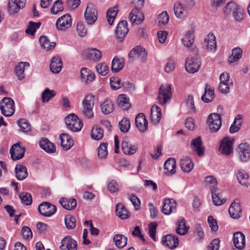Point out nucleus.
Listing matches in <instances>:
<instances>
[{"instance_id":"nucleus-1","label":"nucleus","mask_w":250,"mask_h":250,"mask_svg":"<svg viewBox=\"0 0 250 250\" xmlns=\"http://www.w3.org/2000/svg\"><path fill=\"white\" fill-rule=\"evenodd\" d=\"M65 122L68 129L73 132L80 131L83 126V122L73 113L70 114L65 117Z\"/></svg>"},{"instance_id":"nucleus-2","label":"nucleus","mask_w":250,"mask_h":250,"mask_svg":"<svg viewBox=\"0 0 250 250\" xmlns=\"http://www.w3.org/2000/svg\"><path fill=\"white\" fill-rule=\"evenodd\" d=\"M171 97V84L169 83L162 84L159 90L158 97L159 103L163 105L165 104L170 101Z\"/></svg>"},{"instance_id":"nucleus-3","label":"nucleus","mask_w":250,"mask_h":250,"mask_svg":"<svg viewBox=\"0 0 250 250\" xmlns=\"http://www.w3.org/2000/svg\"><path fill=\"white\" fill-rule=\"evenodd\" d=\"M14 102L10 98L5 97L0 102V109L1 113L5 116H12L14 112Z\"/></svg>"},{"instance_id":"nucleus-4","label":"nucleus","mask_w":250,"mask_h":250,"mask_svg":"<svg viewBox=\"0 0 250 250\" xmlns=\"http://www.w3.org/2000/svg\"><path fill=\"white\" fill-rule=\"evenodd\" d=\"M133 2L135 4L137 8L133 9L130 12L129 17L132 21L139 23L144 19V16L142 13L139 12V8L143 6L144 4L143 0H133Z\"/></svg>"},{"instance_id":"nucleus-5","label":"nucleus","mask_w":250,"mask_h":250,"mask_svg":"<svg viewBox=\"0 0 250 250\" xmlns=\"http://www.w3.org/2000/svg\"><path fill=\"white\" fill-rule=\"evenodd\" d=\"M207 123L211 132H217L222 125L221 116L215 113L210 114L208 117Z\"/></svg>"},{"instance_id":"nucleus-6","label":"nucleus","mask_w":250,"mask_h":250,"mask_svg":"<svg viewBox=\"0 0 250 250\" xmlns=\"http://www.w3.org/2000/svg\"><path fill=\"white\" fill-rule=\"evenodd\" d=\"M98 11L95 6L92 3H89L84 13V19L88 25L93 24L97 20Z\"/></svg>"},{"instance_id":"nucleus-7","label":"nucleus","mask_w":250,"mask_h":250,"mask_svg":"<svg viewBox=\"0 0 250 250\" xmlns=\"http://www.w3.org/2000/svg\"><path fill=\"white\" fill-rule=\"evenodd\" d=\"M147 57V53L145 48L142 46L134 47L128 54V57L131 61L137 59L142 62H145L146 60Z\"/></svg>"},{"instance_id":"nucleus-8","label":"nucleus","mask_w":250,"mask_h":250,"mask_svg":"<svg viewBox=\"0 0 250 250\" xmlns=\"http://www.w3.org/2000/svg\"><path fill=\"white\" fill-rule=\"evenodd\" d=\"M94 98L91 95H86L83 101V113L87 118H92L93 116L92 109L94 106Z\"/></svg>"},{"instance_id":"nucleus-9","label":"nucleus","mask_w":250,"mask_h":250,"mask_svg":"<svg viewBox=\"0 0 250 250\" xmlns=\"http://www.w3.org/2000/svg\"><path fill=\"white\" fill-rule=\"evenodd\" d=\"M236 152L240 161L247 162L250 159V147L247 143H241L238 146Z\"/></svg>"},{"instance_id":"nucleus-10","label":"nucleus","mask_w":250,"mask_h":250,"mask_svg":"<svg viewBox=\"0 0 250 250\" xmlns=\"http://www.w3.org/2000/svg\"><path fill=\"white\" fill-rule=\"evenodd\" d=\"M201 64L200 57L195 56L187 59L185 63V68L188 73H194L199 70Z\"/></svg>"},{"instance_id":"nucleus-11","label":"nucleus","mask_w":250,"mask_h":250,"mask_svg":"<svg viewBox=\"0 0 250 250\" xmlns=\"http://www.w3.org/2000/svg\"><path fill=\"white\" fill-rule=\"evenodd\" d=\"M58 30L65 31L70 28L72 25V19L69 14H65L59 18L56 23Z\"/></svg>"},{"instance_id":"nucleus-12","label":"nucleus","mask_w":250,"mask_h":250,"mask_svg":"<svg viewBox=\"0 0 250 250\" xmlns=\"http://www.w3.org/2000/svg\"><path fill=\"white\" fill-rule=\"evenodd\" d=\"M39 212L43 216L49 217L56 211V207L48 202H43L38 207Z\"/></svg>"},{"instance_id":"nucleus-13","label":"nucleus","mask_w":250,"mask_h":250,"mask_svg":"<svg viewBox=\"0 0 250 250\" xmlns=\"http://www.w3.org/2000/svg\"><path fill=\"white\" fill-rule=\"evenodd\" d=\"M26 0H11L7 5V11L10 15L17 13L20 9L24 7Z\"/></svg>"},{"instance_id":"nucleus-14","label":"nucleus","mask_w":250,"mask_h":250,"mask_svg":"<svg viewBox=\"0 0 250 250\" xmlns=\"http://www.w3.org/2000/svg\"><path fill=\"white\" fill-rule=\"evenodd\" d=\"M25 148L21 147L19 143L12 146L10 150L11 157L13 160L21 159L24 155Z\"/></svg>"},{"instance_id":"nucleus-15","label":"nucleus","mask_w":250,"mask_h":250,"mask_svg":"<svg viewBox=\"0 0 250 250\" xmlns=\"http://www.w3.org/2000/svg\"><path fill=\"white\" fill-rule=\"evenodd\" d=\"M60 249L62 250H77V243L70 236H65L61 241Z\"/></svg>"},{"instance_id":"nucleus-16","label":"nucleus","mask_w":250,"mask_h":250,"mask_svg":"<svg viewBox=\"0 0 250 250\" xmlns=\"http://www.w3.org/2000/svg\"><path fill=\"white\" fill-rule=\"evenodd\" d=\"M212 199L213 204L216 206H220L226 201V197L223 196L222 192L217 187L212 188Z\"/></svg>"},{"instance_id":"nucleus-17","label":"nucleus","mask_w":250,"mask_h":250,"mask_svg":"<svg viewBox=\"0 0 250 250\" xmlns=\"http://www.w3.org/2000/svg\"><path fill=\"white\" fill-rule=\"evenodd\" d=\"M220 151L223 154L229 155L233 150V144L229 137L224 138L221 142Z\"/></svg>"},{"instance_id":"nucleus-18","label":"nucleus","mask_w":250,"mask_h":250,"mask_svg":"<svg viewBox=\"0 0 250 250\" xmlns=\"http://www.w3.org/2000/svg\"><path fill=\"white\" fill-rule=\"evenodd\" d=\"M191 148L199 156L204 154L205 148L202 145V142L200 137L193 139L191 142Z\"/></svg>"},{"instance_id":"nucleus-19","label":"nucleus","mask_w":250,"mask_h":250,"mask_svg":"<svg viewBox=\"0 0 250 250\" xmlns=\"http://www.w3.org/2000/svg\"><path fill=\"white\" fill-rule=\"evenodd\" d=\"M163 244L171 249H175L179 245L178 238L171 234L165 235L162 238Z\"/></svg>"},{"instance_id":"nucleus-20","label":"nucleus","mask_w":250,"mask_h":250,"mask_svg":"<svg viewBox=\"0 0 250 250\" xmlns=\"http://www.w3.org/2000/svg\"><path fill=\"white\" fill-rule=\"evenodd\" d=\"M127 22L125 21H121L116 28V36L118 39L122 41L128 32Z\"/></svg>"},{"instance_id":"nucleus-21","label":"nucleus","mask_w":250,"mask_h":250,"mask_svg":"<svg viewBox=\"0 0 250 250\" xmlns=\"http://www.w3.org/2000/svg\"><path fill=\"white\" fill-rule=\"evenodd\" d=\"M163 204L162 211L166 215L170 214L176 207V202L173 199H165Z\"/></svg>"},{"instance_id":"nucleus-22","label":"nucleus","mask_w":250,"mask_h":250,"mask_svg":"<svg viewBox=\"0 0 250 250\" xmlns=\"http://www.w3.org/2000/svg\"><path fill=\"white\" fill-rule=\"evenodd\" d=\"M135 124L138 129L142 132H145L147 127V121L144 113H140L135 118Z\"/></svg>"},{"instance_id":"nucleus-23","label":"nucleus","mask_w":250,"mask_h":250,"mask_svg":"<svg viewBox=\"0 0 250 250\" xmlns=\"http://www.w3.org/2000/svg\"><path fill=\"white\" fill-rule=\"evenodd\" d=\"M233 241L237 249L242 250L245 246V236L242 232H236L233 234Z\"/></svg>"},{"instance_id":"nucleus-24","label":"nucleus","mask_w":250,"mask_h":250,"mask_svg":"<svg viewBox=\"0 0 250 250\" xmlns=\"http://www.w3.org/2000/svg\"><path fill=\"white\" fill-rule=\"evenodd\" d=\"M62 62L60 57L54 56L51 61L50 64V70L55 74L59 73L62 69Z\"/></svg>"},{"instance_id":"nucleus-25","label":"nucleus","mask_w":250,"mask_h":250,"mask_svg":"<svg viewBox=\"0 0 250 250\" xmlns=\"http://www.w3.org/2000/svg\"><path fill=\"white\" fill-rule=\"evenodd\" d=\"M122 149L125 154L132 155L136 152L138 146L136 144H132L128 141L125 140L122 142Z\"/></svg>"},{"instance_id":"nucleus-26","label":"nucleus","mask_w":250,"mask_h":250,"mask_svg":"<svg viewBox=\"0 0 250 250\" xmlns=\"http://www.w3.org/2000/svg\"><path fill=\"white\" fill-rule=\"evenodd\" d=\"M174 10L175 16L179 19L186 17L188 12V9L180 1L176 2L174 4Z\"/></svg>"},{"instance_id":"nucleus-27","label":"nucleus","mask_w":250,"mask_h":250,"mask_svg":"<svg viewBox=\"0 0 250 250\" xmlns=\"http://www.w3.org/2000/svg\"><path fill=\"white\" fill-rule=\"evenodd\" d=\"M214 98V89L208 83L205 84V93L201 97L202 100L206 103H208L213 101Z\"/></svg>"},{"instance_id":"nucleus-28","label":"nucleus","mask_w":250,"mask_h":250,"mask_svg":"<svg viewBox=\"0 0 250 250\" xmlns=\"http://www.w3.org/2000/svg\"><path fill=\"white\" fill-rule=\"evenodd\" d=\"M180 167L184 172L188 173L192 170L194 164L190 158L183 156L181 159Z\"/></svg>"},{"instance_id":"nucleus-29","label":"nucleus","mask_w":250,"mask_h":250,"mask_svg":"<svg viewBox=\"0 0 250 250\" xmlns=\"http://www.w3.org/2000/svg\"><path fill=\"white\" fill-rule=\"evenodd\" d=\"M94 73L87 68H83L81 71V78L85 83H88L95 79Z\"/></svg>"},{"instance_id":"nucleus-30","label":"nucleus","mask_w":250,"mask_h":250,"mask_svg":"<svg viewBox=\"0 0 250 250\" xmlns=\"http://www.w3.org/2000/svg\"><path fill=\"white\" fill-rule=\"evenodd\" d=\"M241 210L240 204L234 202L230 205L229 209V212L231 218L238 219L241 216Z\"/></svg>"},{"instance_id":"nucleus-31","label":"nucleus","mask_w":250,"mask_h":250,"mask_svg":"<svg viewBox=\"0 0 250 250\" xmlns=\"http://www.w3.org/2000/svg\"><path fill=\"white\" fill-rule=\"evenodd\" d=\"M40 146L48 153H53L56 147L47 138H42L39 142Z\"/></svg>"},{"instance_id":"nucleus-32","label":"nucleus","mask_w":250,"mask_h":250,"mask_svg":"<svg viewBox=\"0 0 250 250\" xmlns=\"http://www.w3.org/2000/svg\"><path fill=\"white\" fill-rule=\"evenodd\" d=\"M102 112L107 115L114 110V104L112 101L108 99H105L100 105Z\"/></svg>"},{"instance_id":"nucleus-33","label":"nucleus","mask_w":250,"mask_h":250,"mask_svg":"<svg viewBox=\"0 0 250 250\" xmlns=\"http://www.w3.org/2000/svg\"><path fill=\"white\" fill-rule=\"evenodd\" d=\"M61 145L64 149L67 150L73 146V140L70 136L66 133H62L60 135Z\"/></svg>"},{"instance_id":"nucleus-34","label":"nucleus","mask_w":250,"mask_h":250,"mask_svg":"<svg viewBox=\"0 0 250 250\" xmlns=\"http://www.w3.org/2000/svg\"><path fill=\"white\" fill-rule=\"evenodd\" d=\"M16 178L20 181L23 180L28 176L26 167L21 164H18L15 167Z\"/></svg>"},{"instance_id":"nucleus-35","label":"nucleus","mask_w":250,"mask_h":250,"mask_svg":"<svg viewBox=\"0 0 250 250\" xmlns=\"http://www.w3.org/2000/svg\"><path fill=\"white\" fill-rule=\"evenodd\" d=\"M242 119L243 116L241 114H238L236 116L229 128V131L230 133L233 134L240 129L242 124Z\"/></svg>"},{"instance_id":"nucleus-36","label":"nucleus","mask_w":250,"mask_h":250,"mask_svg":"<svg viewBox=\"0 0 250 250\" xmlns=\"http://www.w3.org/2000/svg\"><path fill=\"white\" fill-rule=\"evenodd\" d=\"M236 177L239 183L242 185L248 186L250 184V179L247 172L244 170H239Z\"/></svg>"},{"instance_id":"nucleus-37","label":"nucleus","mask_w":250,"mask_h":250,"mask_svg":"<svg viewBox=\"0 0 250 250\" xmlns=\"http://www.w3.org/2000/svg\"><path fill=\"white\" fill-rule=\"evenodd\" d=\"M60 203L63 208L68 210L74 209L77 206V201L74 198H62L60 200Z\"/></svg>"},{"instance_id":"nucleus-38","label":"nucleus","mask_w":250,"mask_h":250,"mask_svg":"<svg viewBox=\"0 0 250 250\" xmlns=\"http://www.w3.org/2000/svg\"><path fill=\"white\" fill-rule=\"evenodd\" d=\"M161 118V109L157 105H153L151 109V119L154 124H157Z\"/></svg>"},{"instance_id":"nucleus-39","label":"nucleus","mask_w":250,"mask_h":250,"mask_svg":"<svg viewBox=\"0 0 250 250\" xmlns=\"http://www.w3.org/2000/svg\"><path fill=\"white\" fill-rule=\"evenodd\" d=\"M116 214L120 218L126 219L130 217V214L122 203H118L116 207Z\"/></svg>"},{"instance_id":"nucleus-40","label":"nucleus","mask_w":250,"mask_h":250,"mask_svg":"<svg viewBox=\"0 0 250 250\" xmlns=\"http://www.w3.org/2000/svg\"><path fill=\"white\" fill-rule=\"evenodd\" d=\"M124 66V59L122 58L115 57L112 60L111 70L114 72H118L123 69Z\"/></svg>"},{"instance_id":"nucleus-41","label":"nucleus","mask_w":250,"mask_h":250,"mask_svg":"<svg viewBox=\"0 0 250 250\" xmlns=\"http://www.w3.org/2000/svg\"><path fill=\"white\" fill-rule=\"evenodd\" d=\"M129 100V98L125 95L120 94L117 99V104L123 109L127 110L130 106Z\"/></svg>"},{"instance_id":"nucleus-42","label":"nucleus","mask_w":250,"mask_h":250,"mask_svg":"<svg viewBox=\"0 0 250 250\" xmlns=\"http://www.w3.org/2000/svg\"><path fill=\"white\" fill-rule=\"evenodd\" d=\"M206 45L208 50L215 51L216 48L215 36L213 34H208L205 40Z\"/></svg>"},{"instance_id":"nucleus-43","label":"nucleus","mask_w":250,"mask_h":250,"mask_svg":"<svg viewBox=\"0 0 250 250\" xmlns=\"http://www.w3.org/2000/svg\"><path fill=\"white\" fill-rule=\"evenodd\" d=\"M113 241L117 247L122 249L127 245V238L122 234H116L113 237Z\"/></svg>"},{"instance_id":"nucleus-44","label":"nucleus","mask_w":250,"mask_h":250,"mask_svg":"<svg viewBox=\"0 0 250 250\" xmlns=\"http://www.w3.org/2000/svg\"><path fill=\"white\" fill-rule=\"evenodd\" d=\"M165 169L167 170L166 173L173 174L176 172V161L174 158H169L165 163Z\"/></svg>"},{"instance_id":"nucleus-45","label":"nucleus","mask_w":250,"mask_h":250,"mask_svg":"<svg viewBox=\"0 0 250 250\" xmlns=\"http://www.w3.org/2000/svg\"><path fill=\"white\" fill-rule=\"evenodd\" d=\"M91 136L93 139L100 140L103 137L104 130L101 127L97 125L94 126L91 130Z\"/></svg>"},{"instance_id":"nucleus-46","label":"nucleus","mask_w":250,"mask_h":250,"mask_svg":"<svg viewBox=\"0 0 250 250\" xmlns=\"http://www.w3.org/2000/svg\"><path fill=\"white\" fill-rule=\"evenodd\" d=\"M29 63L27 62H21L17 66L16 73L19 80H22L24 77V72L25 67L29 66Z\"/></svg>"},{"instance_id":"nucleus-47","label":"nucleus","mask_w":250,"mask_h":250,"mask_svg":"<svg viewBox=\"0 0 250 250\" xmlns=\"http://www.w3.org/2000/svg\"><path fill=\"white\" fill-rule=\"evenodd\" d=\"M178 227L176 229V232L181 235L186 234L189 229V227L186 225L185 219L182 218L177 223Z\"/></svg>"},{"instance_id":"nucleus-48","label":"nucleus","mask_w":250,"mask_h":250,"mask_svg":"<svg viewBox=\"0 0 250 250\" xmlns=\"http://www.w3.org/2000/svg\"><path fill=\"white\" fill-rule=\"evenodd\" d=\"M242 50L239 47H236L232 50L231 55L229 57L228 61L230 63H233L242 57Z\"/></svg>"},{"instance_id":"nucleus-49","label":"nucleus","mask_w":250,"mask_h":250,"mask_svg":"<svg viewBox=\"0 0 250 250\" xmlns=\"http://www.w3.org/2000/svg\"><path fill=\"white\" fill-rule=\"evenodd\" d=\"M40 43L42 46L47 50H51L54 48L56 43L54 42H50L49 40L45 36H41L39 39Z\"/></svg>"},{"instance_id":"nucleus-50","label":"nucleus","mask_w":250,"mask_h":250,"mask_svg":"<svg viewBox=\"0 0 250 250\" xmlns=\"http://www.w3.org/2000/svg\"><path fill=\"white\" fill-rule=\"evenodd\" d=\"M102 56V52L95 48H92L87 53V57L91 60L94 61H99Z\"/></svg>"},{"instance_id":"nucleus-51","label":"nucleus","mask_w":250,"mask_h":250,"mask_svg":"<svg viewBox=\"0 0 250 250\" xmlns=\"http://www.w3.org/2000/svg\"><path fill=\"white\" fill-rule=\"evenodd\" d=\"M41 24V23L40 22H34L33 21H30L27 29L25 30V33L27 34L33 35L36 30L39 28Z\"/></svg>"},{"instance_id":"nucleus-52","label":"nucleus","mask_w":250,"mask_h":250,"mask_svg":"<svg viewBox=\"0 0 250 250\" xmlns=\"http://www.w3.org/2000/svg\"><path fill=\"white\" fill-rule=\"evenodd\" d=\"M56 92L54 90H51L49 88H46L42 93V99L43 103L48 102L49 100L54 97Z\"/></svg>"},{"instance_id":"nucleus-53","label":"nucleus","mask_w":250,"mask_h":250,"mask_svg":"<svg viewBox=\"0 0 250 250\" xmlns=\"http://www.w3.org/2000/svg\"><path fill=\"white\" fill-rule=\"evenodd\" d=\"M118 13L117 7L110 8L107 12L106 17L108 23L112 25Z\"/></svg>"},{"instance_id":"nucleus-54","label":"nucleus","mask_w":250,"mask_h":250,"mask_svg":"<svg viewBox=\"0 0 250 250\" xmlns=\"http://www.w3.org/2000/svg\"><path fill=\"white\" fill-rule=\"evenodd\" d=\"M239 6L234 2H229L224 8V12L227 15L232 14Z\"/></svg>"},{"instance_id":"nucleus-55","label":"nucleus","mask_w":250,"mask_h":250,"mask_svg":"<svg viewBox=\"0 0 250 250\" xmlns=\"http://www.w3.org/2000/svg\"><path fill=\"white\" fill-rule=\"evenodd\" d=\"M64 222L66 227L69 229H73L76 226V220L72 215H67L65 216Z\"/></svg>"},{"instance_id":"nucleus-56","label":"nucleus","mask_w":250,"mask_h":250,"mask_svg":"<svg viewBox=\"0 0 250 250\" xmlns=\"http://www.w3.org/2000/svg\"><path fill=\"white\" fill-rule=\"evenodd\" d=\"M120 130L123 132L128 131L130 127V121L127 118H124L119 123Z\"/></svg>"},{"instance_id":"nucleus-57","label":"nucleus","mask_w":250,"mask_h":250,"mask_svg":"<svg viewBox=\"0 0 250 250\" xmlns=\"http://www.w3.org/2000/svg\"><path fill=\"white\" fill-rule=\"evenodd\" d=\"M107 144L106 143H102L98 147V155L100 158L104 159L108 154Z\"/></svg>"},{"instance_id":"nucleus-58","label":"nucleus","mask_w":250,"mask_h":250,"mask_svg":"<svg viewBox=\"0 0 250 250\" xmlns=\"http://www.w3.org/2000/svg\"><path fill=\"white\" fill-rule=\"evenodd\" d=\"M96 68L97 72L102 76L106 75L109 71V67L104 62L98 64Z\"/></svg>"},{"instance_id":"nucleus-59","label":"nucleus","mask_w":250,"mask_h":250,"mask_svg":"<svg viewBox=\"0 0 250 250\" xmlns=\"http://www.w3.org/2000/svg\"><path fill=\"white\" fill-rule=\"evenodd\" d=\"M110 83L111 87L113 89H118L123 86V83H121V80L115 77H112L110 79Z\"/></svg>"},{"instance_id":"nucleus-60","label":"nucleus","mask_w":250,"mask_h":250,"mask_svg":"<svg viewBox=\"0 0 250 250\" xmlns=\"http://www.w3.org/2000/svg\"><path fill=\"white\" fill-rule=\"evenodd\" d=\"M63 10V7L62 1L61 0H57L55 2L51 9V12L54 14H57L59 12L62 11Z\"/></svg>"},{"instance_id":"nucleus-61","label":"nucleus","mask_w":250,"mask_h":250,"mask_svg":"<svg viewBox=\"0 0 250 250\" xmlns=\"http://www.w3.org/2000/svg\"><path fill=\"white\" fill-rule=\"evenodd\" d=\"M19 197L21 202L26 205H30L32 203V196L29 193H21L19 195Z\"/></svg>"},{"instance_id":"nucleus-62","label":"nucleus","mask_w":250,"mask_h":250,"mask_svg":"<svg viewBox=\"0 0 250 250\" xmlns=\"http://www.w3.org/2000/svg\"><path fill=\"white\" fill-rule=\"evenodd\" d=\"M168 21L169 16L166 11H163L161 14L159 15L158 21L160 25H165L167 23Z\"/></svg>"},{"instance_id":"nucleus-63","label":"nucleus","mask_w":250,"mask_h":250,"mask_svg":"<svg viewBox=\"0 0 250 250\" xmlns=\"http://www.w3.org/2000/svg\"><path fill=\"white\" fill-rule=\"evenodd\" d=\"M77 31L79 35L82 37H84L87 33V30L85 28L84 24L82 22H78Z\"/></svg>"},{"instance_id":"nucleus-64","label":"nucleus","mask_w":250,"mask_h":250,"mask_svg":"<svg viewBox=\"0 0 250 250\" xmlns=\"http://www.w3.org/2000/svg\"><path fill=\"white\" fill-rule=\"evenodd\" d=\"M220 84H229L232 85V81L229 80V73L224 72L222 73L220 76Z\"/></svg>"}]
</instances>
